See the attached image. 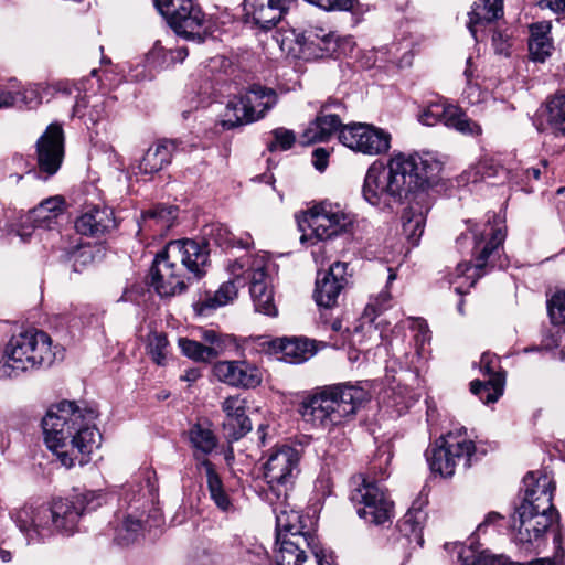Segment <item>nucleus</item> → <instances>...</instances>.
I'll use <instances>...</instances> for the list:
<instances>
[{
	"label": "nucleus",
	"instance_id": "nucleus-1",
	"mask_svg": "<svg viewBox=\"0 0 565 565\" xmlns=\"http://www.w3.org/2000/svg\"><path fill=\"white\" fill-rule=\"evenodd\" d=\"M97 413L81 408L75 402L63 401L51 406L42 419L44 440L67 469L90 461L100 445L102 435L95 425Z\"/></svg>",
	"mask_w": 565,
	"mask_h": 565
},
{
	"label": "nucleus",
	"instance_id": "nucleus-2",
	"mask_svg": "<svg viewBox=\"0 0 565 565\" xmlns=\"http://www.w3.org/2000/svg\"><path fill=\"white\" fill-rule=\"evenodd\" d=\"M434 166L428 156L394 152L386 164L376 160L367 168L362 196L377 210L392 212L427 182Z\"/></svg>",
	"mask_w": 565,
	"mask_h": 565
},
{
	"label": "nucleus",
	"instance_id": "nucleus-3",
	"mask_svg": "<svg viewBox=\"0 0 565 565\" xmlns=\"http://www.w3.org/2000/svg\"><path fill=\"white\" fill-rule=\"evenodd\" d=\"M103 495L93 490H74L67 498L52 501L50 505H24L11 512V519L29 543L40 542L55 533L72 535L78 530L81 518L96 510Z\"/></svg>",
	"mask_w": 565,
	"mask_h": 565
},
{
	"label": "nucleus",
	"instance_id": "nucleus-4",
	"mask_svg": "<svg viewBox=\"0 0 565 565\" xmlns=\"http://www.w3.org/2000/svg\"><path fill=\"white\" fill-rule=\"evenodd\" d=\"M209 249L205 244L193 239H179L168 243L151 266V286L160 297H171L183 292L193 279L206 274Z\"/></svg>",
	"mask_w": 565,
	"mask_h": 565
},
{
	"label": "nucleus",
	"instance_id": "nucleus-5",
	"mask_svg": "<svg viewBox=\"0 0 565 565\" xmlns=\"http://www.w3.org/2000/svg\"><path fill=\"white\" fill-rule=\"evenodd\" d=\"M369 401L363 387L337 383L317 387L299 405V414L312 428L328 433L352 422L359 408Z\"/></svg>",
	"mask_w": 565,
	"mask_h": 565
},
{
	"label": "nucleus",
	"instance_id": "nucleus-6",
	"mask_svg": "<svg viewBox=\"0 0 565 565\" xmlns=\"http://www.w3.org/2000/svg\"><path fill=\"white\" fill-rule=\"evenodd\" d=\"M505 239L504 220L493 213L488 215L483 223L471 224L467 233H462L456 244L459 249L472 244L473 265L470 262L459 263L451 274L450 284L465 279L462 284L455 287L457 294L462 295L463 288H471L477 280L486 274L487 267H495V257L499 256L502 244Z\"/></svg>",
	"mask_w": 565,
	"mask_h": 565
},
{
	"label": "nucleus",
	"instance_id": "nucleus-7",
	"mask_svg": "<svg viewBox=\"0 0 565 565\" xmlns=\"http://www.w3.org/2000/svg\"><path fill=\"white\" fill-rule=\"evenodd\" d=\"M2 358L13 377L21 372L50 366L55 359V353L47 333L40 330H28L11 337Z\"/></svg>",
	"mask_w": 565,
	"mask_h": 565
},
{
	"label": "nucleus",
	"instance_id": "nucleus-8",
	"mask_svg": "<svg viewBox=\"0 0 565 565\" xmlns=\"http://www.w3.org/2000/svg\"><path fill=\"white\" fill-rule=\"evenodd\" d=\"M263 475L268 486L267 498L286 501L301 472V452L289 445L270 448L264 456Z\"/></svg>",
	"mask_w": 565,
	"mask_h": 565
},
{
	"label": "nucleus",
	"instance_id": "nucleus-9",
	"mask_svg": "<svg viewBox=\"0 0 565 565\" xmlns=\"http://www.w3.org/2000/svg\"><path fill=\"white\" fill-rule=\"evenodd\" d=\"M189 439L193 449V458L199 472H204L210 497L218 509L227 511L232 507L222 478L216 471L215 465L207 456L217 447L218 440L209 427L202 424L193 425L189 430Z\"/></svg>",
	"mask_w": 565,
	"mask_h": 565
},
{
	"label": "nucleus",
	"instance_id": "nucleus-10",
	"mask_svg": "<svg viewBox=\"0 0 565 565\" xmlns=\"http://www.w3.org/2000/svg\"><path fill=\"white\" fill-rule=\"evenodd\" d=\"M475 451V443L467 436V429L460 427L440 436L426 451V457L430 470L447 478L455 473L456 466L461 461L465 468H469Z\"/></svg>",
	"mask_w": 565,
	"mask_h": 565
},
{
	"label": "nucleus",
	"instance_id": "nucleus-11",
	"mask_svg": "<svg viewBox=\"0 0 565 565\" xmlns=\"http://www.w3.org/2000/svg\"><path fill=\"white\" fill-rule=\"evenodd\" d=\"M278 96L275 89L260 84L250 85L236 100L228 102L226 118L222 126L232 129L237 126L255 122L277 104Z\"/></svg>",
	"mask_w": 565,
	"mask_h": 565
},
{
	"label": "nucleus",
	"instance_id": "nucleus-12",
	"mask_svg": "<svg viewBox=\"0 0 565 565\" xmlns=\"http://www.w3.org/2000/svg\"><path fill=\"white\" fill-rule=\"evenodd\" d=\"M350 493V500L358 515L365 522L382 525L391 521L393 502L375 477H359Z\"/></svg>",
	"mask_w": 565,
	"mask_h": 565
},
{
	"label": "nucleus",
	"instance_id": "nucleus-13",
	"mask_svg": "<svg viewBox=\"0 0 565 565\" xmlns=\"http://www.w3.org/2000/svg\"><path fill=\"white\" fill-rule=\"evenodd\" d=\"M153 1L175 34L198 43L204 41L207 20L205 13L193 0Z\"/></svg>",
	"mask_w": 565,
	"mask_h": 565
},
{
	"label": "nucleus",
	"instance_id": "nucleus-14",
	"mask_svg": "<svg viewBox=\"0 0 565 565\" xmlns=\"http://www.w3.org/2000/svg\"><path fill=\"white\" fill-rule=\"evenodd\" d=\"M306 222L316 238L323 241L350 232L355 216L339 204L324 201L308 211Z\"/></svg>",
	"mask_w": 565,
	"mask_h": 565
},
{
	"label": "nucleus",
	"instance_id": "nucleus-15",
	"mask_svg": "<svg viewBox=\"0 0 565 565\" xmlns=\"http://www.w3.org/2000/svg\"><path fill=\"white\" fill-rule=\"evenodd\" d=\"M64 131L61 125L51 124L35 143L38 172L34 177L47 180L60 170L64 159Z\"/></svg>",
	"mask_w": 565,
	"mask_h": 565
},
{
	"label": "nucleus",
	"instance_id": "nucleus-16",
	"mask_svg": "<svg viewBox=\"0 0 565 565\" xmlns=\"http://www.w3.org/2000/svg\"><path fill=\"white\" fill-rule=\"evenodd\" d=\"M556 519L557 512L554 508L551 511H542L530 508L529 504H520L513 516V527L516 529L515 542L529 548L543 537Z\"/></svg>",
	"mask_w": 565,
	"mask_h": 565
},
{
	"label": "nucleus",
	"instance_id": "nucleus-17",
	"mask_svg": "<svg viewBox=\"0 0 565 565\" xmlns=\"http://www.w3.org/2000/svg\"><path fill=\"white\" fill-rule=\"evenodd\" d=\"M342 145L353 151L370 156L385 153L391 147V135L367 124L345 125L339 134Z\"/></svg>",
	"mask_w": 565,
	"mask_h": 565
},
{
	"label": "nucleus",
	"instance_id": "nucleus-18",
	"mask_svg": "<svg viewBox=\"0 0 565 565\" xmlns=\"http://www.w3.org/2000/svg\"><path fill=\"white\" fill-rule=\"evenodd\" d=\"M276 543V565H331L313 545L311 535H296Z\"/></svg>",
	"mask_w": 565,
	"mask_h": 565
},
{
	"label": "nucleus",
	"instance_id": "nucleus-19",
	"mask_svg": "<svg viewBox=\"0 0 565 565\" xmlns=\"http://www.w3.org/2000/svg\"><path fill=\"white\" fill-rule=\"evenodd\" d=\"M348 263L335 262L328 270L318 271L313 298L318 306L332 308L349 284Z\"/></svg>",
	"mask_w": 565,
	"mask_h": 565
},
{
	"label": "nucleus",
	"instance_id": "nucleus-20",
	"mask_svg": "<svg viewBox=\"0 0 565 565\" xmlns=\"http://www.w3.org/2000/svg\"><path fill=\"white\" fill-rule=\"evenodd\" d=\"M214 375L235 387L255 388L262 383V372L245 361H220L213 366Z\"/></svg>",
	"mask_w": 565,
	"mask_h": 565
},
{
	"label": "nucleus",
	"instance_id": "nucleus-21",
	"mask_svg": "<svg viewBox=\"0 0 565 565\" xmlns=\"http://www.w3.org/2000/svg\"><path fill=\"white\" fill-rule=\"evenodd\" d=\"M225 414L224 436L228 441H236L252 430V422L246 415L247 401L241 395L226 397L221 405Z\"/></svg>",
	"mask_w": 565,
	"mask_h": 565
},
{
	"label": "nucleus",
	"instance_id": "nucleus-22",
	"mask_svg": "<svg viewBox=\"0 0 565 565\" xmlns=\"http://www.w3.org/2000/svg\"><path fill=\"white\" fill-rule=\"evenodd\" d=\"M117 227L113 209L105 205H92L84 209L75 221L78 234L100 237Z\"/></svg>",
	"mask_w": 565,
	"mask_h": 565
},
{
	"label": "nucleus",
	"instance_id": "nucleus-23",
	"mask_svg": "<svg viewBox=\"0 0 565 565\" xmlns=\"http://www.w3.org/2000/svg\"><path fill=\"white\" fill-rule=\"evenodd\" d=\"M524 498L521 504H529L530 508L551 511L553 508V492L555 489L553 480L541 471H530L523 478Z\"/></svg>",
	"mask_w": 565,
	"mask_h": 565
},
{
	"label": "nucleus",
	"instance_id": "nucleus-24",
	"mask_svg": "<svg viewBox=\"0 0 565 565\" xmlns=\"http://www.w3.org/2000/svg\"><path fill=\"white\" fill-rule=\"evenodd\" d=\"M331 107L340 109L342 105L339 102H333L321 107L319 115L309 124L301 136L303 145L327 141L334 132H340L345 126L342 124L339 114L329 113Z\"/></svg>",
	"mask_w": 565,
	"mask_h": 565
},
{
	"label": "nucleus",
	"instance_id": "nucleus-25",
	"mask_svg": "<svg viewBox=\"0 0 565 565\" xmlns=\"http://www.w3.org/2000/svg\"><path fill=\"white\" fill-rule=\"evenodd\" d=\"M243 9L247 21L262 30H269L282 18L287 0H244Z\"/></svg>",
	"mask_w": 565,
	"mask_h": 565
},
{
	"label": "nucleus",
	"instance_id": "nucleus-26",
	"mask_svg": "<svg viewBox=\"0 0 565 565\" xmlns=\"http://www.w3.org/2000/svg\"><path fill=\"white\" fill-rule=\"evenodd\" d=\"M246 267L243 269V277L246 282H249V292L253 301L263 302L273 300L274 291L270 284V278L266 271V262L264 258H243Z\"/></svg>",
	"mask_w": 565,
	"mask_h": 565
},
{
	"label": "nucleus",
	"instance_id": "nucleus-27",
	"mask_svg": "<svg viewBox=\"0 0 565 565\" xmlns=\"http://www.w3.org/2000/svg\"><path fill=\"white\" fill-rule=\"evenodd\" d=\"M269 501L274 505L273 511L276 515V541L290 540L296 535H310L303 531L302 515L299 511L290 508L288 499L286 501L278 499H275V502L273 499Z\"/></svg>",
	"mask_w": 565,
	"mask_h": 565
},
{
	"label": "nucleus",
	"instance_id": "nucleus-28",
	"mask_svg": "<svg viewBox=\"0 0 565 565\" xmlns=\"http://www.w3.org/2000/svg\"><path fill=\"white\" fill-rule=\"evenodd\" d=\"M245 267L246 264L243 262V258L232 263L228 266V271L233 278L222 284L212 297L206 298L203 307L215 309L233 301L237 297L238 287L246 284V279L243 277V269Z\"/></svg>",
	"mask_w": 565,
	"mask_h": 565
},
{
	"label": "nucleus",
	"instance_id": "nucleus-29",
	"mask_svg": "<svg viewBox=\"0 0 565 565\" xmlns=\"http://www.w3.org/2000/svg\"><path fill=\"white\" fill-rule=\"evenodd\" d=\"M503 15L502 0H478L469 13L468 29L478 41V32Z\"/></svg>",
	"mask_w": 565,
	"mask_h": 565
},
{
	"label": "nucleus",
	"instance_id": "nucleus-30",
	"mask_svg": "<svg viewBox=\"0 0 565 565\" xmlns=\"http://www.w3.org/2000/svg\"><path fill=\"white\" fill-rule=\"evenodd\" d=\"M64 199L60 195L42 201L28 214V221L34 228L54 230L57 218L63 214Z\"/></svg>",
	"mask_w": 565,
	"mask_h": 565
},
{
	"label": "nucleus",
	"instance_id": "nucleus-31",
	"mask_svg": "<svg viewBox=\"0 0 565 565\" xmlns=\"http://www.w3.org/2000/svg\"><path fill=\"white\" fill-rule=\"evenodd\" d=\"M178 212L179 209L173 205H154L142 212L139 226L141 230H150L154 234L163 235L173 226Z\"/></svg>",
	"mask_w": 565,
	"mask_h": 565
},
{
	"label": "nucleus",
	"instance_id": "nucleus-32",
	"mask_svg": "<svg viewBox=\"0 0 565 565\" xmlns=\"http://www.w3.org/2000/svg\"><path fill=\"white\" fill-rule=\"evenodd\" d=\"M177 149L175 140H162L150 147L142 157L138 168L143 174H153L162 170L171 161Z\"/></svg>",
	"mask_w": 565,
	"mask_h": 565
},
{
	"label": "nucleus",
	"instance_id": "nucleus-33",
	"mask_svg": "<svg viewBox=\"0 0 565 565\" xmlns=\"http://www.w3.org/2000/svg\"><path fill=\"white\" fill-rule=\"evenodd\" d=\"M550 32L551 23L547 21L530 25L529 52L533 61L543 63L552 54L554 45Z\"/></svg>",
	"mask_w": 565,
	"mask_h": 565
},
{
	"label": "nucleus",
	"instance_id": "nucleus-34",
	"mask_svg": "<svg viewBox=\"0 0 565 565\" xmlns=\"http://www.w3.org/2000/svg\"><path fill=\"white\" fill-rule=\"evenodd\" d=\"M276 343L281 360L290 364L302 363L313 355V345L307 339H279Z\"/></svg>",
	"mask_w": 565,
	"mask_h": 565
},
{
	"label": "nucleus",
	"instance_id": "nucleus-35",
	"mask_svg": "<svg viewBox=\"0 0 565 565\" xmlns=\"http://www.w3.org/2000/svg\"><path fill=\"white\" fill-rule=\"evenodd\" d=\"M41 89L40 85L28 86L18 92L0 89V108L12 106L35 108L42 103Z\"/></svg>",
	"mask_w": 565,
	"mask_h": 565
},
{
	"label": "nucleus",
	"instance_id": "nucleus-36",
	"mask_svg": "<svg viewBox=\"0 0 565 565\" xmlns=\"http://www.w3.org/2000/svg\"><path fill=\"white\" fill-rule=\"evenodd\" d=\"M143 519L132 513L118 516L114 527V541L121 546H127L138 540L143 529Z\"/></svg>",
	"mask_w": 565,
	"mask_h": 565
},
{
	"label": "nucleus",
	"instance_id": "nucleus-37",
	"mask_svg": "<svg viewBox=\"0 0 565 565\" xmlns=\"http://www.w3.org/2000/svg\"><path fill=\"white\" fill-rule=\"evenodd\" d=\"M205 236L209 242L214 243L223 249L238 246L241 248H249L253 239L249 234L236 239L235 235L224 224H212L205 228Z\"/></svg>",
	"mask_w": 565,
	"mask_h": 565
},
{
	"label": "nucleus",
	"instance_id": "nucleus-38",
	"mask_svg": "<svg viewBox=\"0 0 565 565\" xmlns=\"http://www.w3.org/2000/svg\"><path fill=\"white\" fill-rule=\"evenodd\" d=\"M545 118L555 136L565 137V93H556L545 103Z\"/></svg>",
	"mask_w": 565,
	"mask_h": 565
},
{
	"label": "nucleus",
	"instance_id": "nucleus-39",
	"mask_svg": "<svg viewBox=\"0 0 565 565\" xmlns=\"http://www.w3.org/2000/svg\"><path fill=\"white\" fill-rule=\"evenodd\" d=\"M426 215L419 207L409 206L402 214L403 233L412 246H417L424 233Z\"/></svg>",
	"mask_w": 565,
	"mask_h": 565
},
{
	"label": "nucleus",
	"instance_id": "nucleus-40",
	"mask_svg": "<svg viewBox=\"0 0 565 565\" xmlns=\"http://www.w3.org/2000/svg\"><path fill=\"white\" fill-rule=\"evenodd\" d=\"M387 285L385 289L381 290L377 295L371 296L367 305L363 311V319L369 322L374 320L384 311L392 307V296L388 291V285L396 279V274L392 268H388Z\"/></svg>",
	"mask_w": 565,
	"mask_h": 565
},
{
	"label": "nucleus",
	"instance_id": "nucleus-41",
	"mask_svg": "<svg viewBox=\"0 0 565 565\" xmlns=\"http://www.w3.org/2000/svg\"><path fill=\"white\" fill-rule=\"evenodd\" d=\"M446 127L454 129L461 135L473 138L482 135L481 125L469 118L468 115L457 105H454V107L448 111Z\"/></svg>",
	"mask_w": 565,
	"mask_h": 565
},
{
	"label": "nucleus",
	"instance_id": "nucleus-42",
	"mask_svg": "<svg viewBox=\"0 0 565 565\" xmlns=\"http://www.w3.org/2000/svg\"><path fill=\"white\" fill-rule=\"evenodd\" d=\"M504 376L494 375L487 381L475 380L470 384V391L484 404L494 403L503 394Z\"/></svg>",
	"mask_w": 565,
	"mask_h": 565
},
{
	"label": "nucleus",
	"instance_id": "nucleus-43",
	"mask_svg": "<svg viewBox=\"0 0 565 565\" xmlns=\"http://www.w3.org/2000/svg\"><path fill=\"white\" fill-rule=\"evenodd\" d=\"M296 41L301 45L309 44L317 46L326 53H333L338 47L335 34L332 31L318 26L307 30L305 34L301 35V39L297 38Z\"/></svg>",
	"mask_w": 565,
	"mask_h": 565
},
{
	"label": "nucleus",
	"instance_id": "nucleus-44",
	"mask_svg": "<svg viewBox=\"0 0 565 565\" xmlns=\"http://www.w3.org/2000/svg\"><path fill=\"white\" fill-rule=\"evenodd\" d=\"M458 557L462 565H513L503 555H492L487 551L478 553L472 544L469 547H461Z\"/></svg>",
	"mask_w": 565,
	"mask_h": 565
},
{
	"label": "nucleus",
	"instance_id": "nucleus-45",
	"mask_svg": "<svg viewBox=\"0 0 565 565\" xmlns=\"http://www.w3.org/2000/svg\"><path fill=\"white\" fill-rule=\"evenodd\" d=\"M425 520L426 514L422 510V507H417L416 503H414L402 518V520L398 521L397 526L401 533H403L405 536L415 535L420 541H423L420 532Z\"/></svg>",
	"mask_w": 565,
	"mask_h": 565
},
{
	"label": "nucleus",
	"instance_id": "nucleus-46",
	"mask_svg": "<svg viewBox=\"0 0 565 565\" xmlns=\"http://www.w3.org/2000/svg\"><path fill=\"white\" fill-rule=\"evenodd\" d=\"M454 107V104H449L445 100L430 102L424 109L418 114V120L426 126H435L437 124H447L448 111Z\"/></svg>",
	"mask_w": 565,
	"mask_h": 565
},
{
	"label": "nucleus",
	"instance_id": "nucleus-47",
	"mask_svg": "<svg viewBox=\"0 0 565 565\" xmlns=\"http://www.w3.org/2000/svg\"><path fill=\"white\" fill-rule=\"evenodd\" d=\"M179 347L184 355L195 361H210L221 353L220 348L206 347L186 338L179 339Z\"/></svg>",
	"mask_w": 565,
	"mask_h": 565
},
{
	"label": "nucleus",
	"instance_id": "nucleus-48",
	"mask_svg": "<svg viewBox=\"0 0 565 565\" xmlns=\"http://www.w3.org/2000/svg\"><path fill=\"white\" fill-rule=\"evenodd\" d=\"M147 353L157 365H166L170 353L167 335L162 332L156 331L149 333L147 340Z\"/></svg>",
	"mask_w": 565,
	"mask_h": 565
},
{
	"label": "nucleus",
	"instance_id": "nucleus-49",
	"mask_svg": "<svg viewBox=\"0 0 565 565\" xmlns=\"http://www.w3.org/2000/svg\"><path fill=\"white\" fill-rule=\"evenodd\" d=\"M547 312L553 324H565V291H556L547 300Z\"/></svg>",
	"mask_w": 565,
	"mask_h": 565
},
{
	"label": "nucleus",
	"instance_id": "nucleus-50",
	"mask_svg": "<svg viewBox=\"0 0 565 565\" xmlns=\"http://www.w3.org/2000/svg\"><path fill=\"white\" fill-rule=\"evenodd\" d=\"M271 134L274 140L267 145V148L270 152L276 150L286 151L290 149L296 141L295 132L282 127L276 128Z\"/></svg>",
	"mask_w": 565,
	"mask_h": 565
},
{
	"label": "nucleus",
	"instance_id": "nucleus-51",
	"mask_svg": "<svg viewBox=\"0 0 565 565\" xmlns=\"http://www.w3.org/2000/svg\"><path fill=\"white\" fill-rule=\"evenodd\" d=\"M169 49L157 41L153 47L147 54V61L153 67L167 68L172 65L169 56Z\"/></svg>",
	"mask_w": 565,
	"mask_h": 565
},
{
	"label": "nucleus",
	"instance_id": "nucleus-52",
	"mask_svg": "<svg viewBox=\"0 0 565 565\" xmlns=\"http://www.w3.org/2000/svg\"><path fill=\"white\" fill-rule=\"evenodd\" d=\"M561 534L556 533L554 536L555 552L553 557L537 558L523 565H559L564 561V548L561 545Z\"/></svg>",
	"mask_w": 565,
	"mask_h": 565
},
{
	"label": "nucleus",
	"instance_id": "nucleus-53",
	"mask_svg": "<svg viewBox=\"0 0 565 565\" xmlns=\"http://www.w3.org/2000/svg\"><path fill=\"white\" fill-rule=\"evenodd\" d=\"M500 362L499 358L492 353H483L480 359V370L484 375H488L489 379L494 377V375L503 376V374L499 371Z\"/></svg>",
	"mask_w": 565,
	"mask_h": 565
},
{
	"label": "nucleus",
	"instance_id": "nucleus-54",
	"mask_svg": "<svg viewBox=\"0 0 565 565\" xmlns=\"http://www.w3.org/2000/svg\"><path fill=\"white\" fill-rule=\"evenodd\" d=\"M487 93L476 84L468 83L463 90V97L470 105H477L486 99Z\"/></svg>",
	"mask_w": 565,
	"mask_h": 565
},
{
	"label": "nucleus",
	"instance_id": "nucleus-55",
	"mask_svg": "<svg viewBox=\"0 0 565 565\" xmlns=\"http://www.w3.org/2000/svg\"><path fill=\"white\" fill-rule=\"evenodd\" d=\"M105 103L102 98H95L92 102L86 116L92 122H97L105 116Z\"/></svg>",
	"mask_w": 565,
	"mask_h": 565
},
{
	"label": "nucleus",
	"instance_id": "nucleus-56",
	"mask_svg": "<svg viewBox=\"0 0 565 565\" xmlns=\"http://www.w3.org/2000/svg\"><path fill=\"white\" fill-rule=\"evenodd\" d=\"M265 300V297H262V301H253L255 310L257 312L264 313L266 316L275 317L278 313L277 307L273 300H267L266 302H263Z\"/></svg>",
	"mask_w": 565,
	"mask_h": 565
},
{
	"label": "nucleus",
	"instance_id": "nucleus-57",
	"mask_svg": "<svg viewBox=\"0 0 565 565\" xmlns=\"http://www.w3.org/2000/svg\"><path fill=\"white\" fill-rule=\"evenodd\" d=\"M312 157L315 168L319 171H323L328 166V150L324 148H317L313 150Z\"/></svg>",
	"mask_w": 565,
	"mask_h": 565
},
{
	"label": "nucleus",
	"instance_id": "nucleus-58",
	"mask_svg": "<svg viewBox=\"0 0 565 565\" xmlns=\"http://www.w3.org/2000/svg\"><path fill=\"white\" fill-rule=\"evenodd\" d=\"M13 169L24 170L28 174H33L38 172L36 166L31 168L28 160L22 154H14L11 160Z\"/></svg>",
	"mask_w": 565,
	"mask_h": 565
},
{
	"label": "nucleus",
	"instance_id": "nucleus-59",
	"mask_svg": "<svg viewBox=\"0 0 565 565\" xmlns=\"http://www.w3.org/2000/svg\"><path fill=\"white\" fill-rule=\"evenodd\" d=\"M492 42L498 53L507 54L509 47L507 35L502 32L495 31L492 35Z\"/></svg>",
	"mask_w": 565,
	"mask_h": 565
},
{
	"label": "nucleus",
	"instance_id": "nucleus-60",
	"mask_svg": "<svg viewBox=\"0 0 565 565\" xmlns=\"http://www.w3.org/2000/svg\"><path fill=\"white\" fill-rule=\"evenodd\" d=\"M541 8H548L554 12H565V0H536Z\"/></svg>",
	"mask_w": 565,
	"mask_h": 565
},
{
	"label": "nucleus",
	"instance_id": "nucleus-61",
	"mask_svg": "<svg viewBox=\"0 0 565 565\" xmlns=\"http://www.w3.org/2000/svg\"><path fill=\"white\" fill-rule=\"evenodd\" d=\"M202 339L209 344L207 347H216L223 350L220 335L214 330H204L202 332Z\"/></svg>",
	"mask_w": 565,
	"mask_h": 565
},
{
	"label": "nucleus",
	"instance_id": "nucleus-62",
	"mask_svg": "<svg viewBox=\"0 0 565 565\" xmlns=\"http://www.w3.org/2000/svg\"><path fill=\"white\" fill-rule=\"evenodd\" d=\"M92 102L88 100L86 97H82L76 100L73 113L75 116L78 117H86L87 116V108L89 109Z\"/></svg>",
	"mask_w": 565,
	"mask_h": 565
},
{
	"label": "nucleus",
	"instance_id": "nucleus-63",
	"mask_svg": "<svg viewBox=\"0 0 565 565\" xmlns=\"http://www.w3.org/2000/svg\"><path fill=\"white\" fill-rule=\"evenodd\" d=\"M169 56L172 65H174L178 62H183L184 58L188 56V49L185 46H180L177 49L169 47Z\"/></svg>",
	"mask_w": 565,
	"mask_h": 565
},
{
	"label": "nucleus",
	"instance_id": "nucleus-64",
	"mask_svg": "<svg viewBox=\"0 0 565 565\" xmlns=\"http://www.w3.org/2000/svg\"><path fill=\"white\" fill-rule=\"evenodd\" d=\"M502 516L498 512H489L482 523L479 524L477 531L482 532L488 525L497 523Z\"/></svg>",
	"mask_w": 565,
	"mask_h": 565
}]
</instances>
